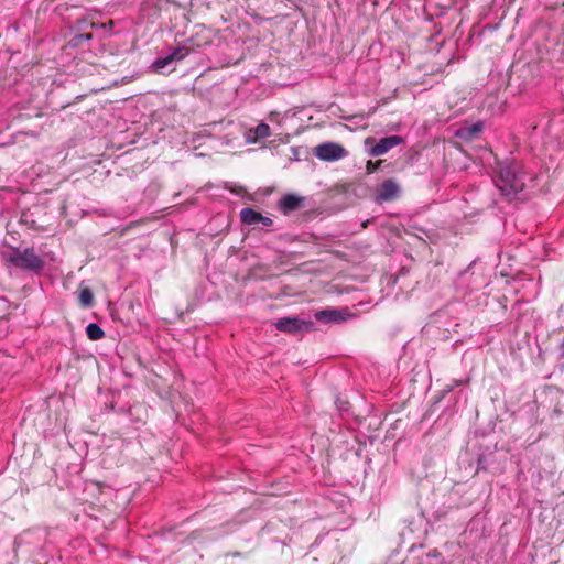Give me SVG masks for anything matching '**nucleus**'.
I'll use <instances>...</instances> for the list:
<instances>
[{"mask_svg": "<svg viewBox=\"0 0 564 564\" xmlns=\"http://www.w3.org/2000/svg\"><path fill=\"white\" fill-rule=\"evenodd\" d=\"M525 173L517 162L499 165L496 186L505 196H513L520 193L525 186Z\"/></svg>", "mask_w": 564, "mask_h": 564, "instance_id": "f257e3e1", "label": "nucleus"}, {"mask_svg": "<svg viewBox=\"0 0 564 564\" xmlns=\"http://www.w3.org/2000/svg\"><path fill=\"white\" fill-rule=\"evenodd\" d=\"M7 261L14 268L39 274L45 267L44 259L39 256L33 247H11Z\"/></svg>", "mask_w": 564, "mask_h": 564, "instance_id": "f03ea898", "label": "nucleus"}, {"mask_svg": "<svg viewBox=\"0 0 564 564\" xmlns=\"http://www.w3.org/2000/svg\"><path fill=\"white\" fill-rule=\"evenodd\" d=\"M403 138L400 135H389L379 139L378 141L373 138H367L365 140V149L369 156H381L388 153L391 149L402 144Z\"/></svg>", "mask_w": 564, "mask_h": 564, "instance_id": "7ed1b4c3", "label": "nucleus"}, {"mask_svg": "<svg viewBox=\"0 0 564 564\" xmlns=\"http://www.w3.org/2000/svg\"><path fill=\"white\" fill-rule=\"evenodd\" d=\"M402 193L400 183L394 178H387L377 184L373 191V200L377 204H383L397 200Z\"/></svg>", "mask_w": 564, "mask_h": 564, "instance_id": "20e7f679", "label": "nucleus"}, {"mask_svg": "<svg viewBox=\"0 0 564 564\" xmlns=\"http://www.w3.org/2000/svg\"><path fill=\"white\" fill-rule=\"evenodd\" d=\"M274 326L278 330L292 335H299L313 329V323L311 321L291 316L279 318L274 323Z\"/></svg>", "mask_w": 564, "mask_h": 564, "instance_id": "39448f33", "label": "nucleus"}, {"mask_svg": "<svg viewBox=\"0 0 564 564\" xmlns=\"http://www.w3.org/2000/svg\"><path fill=\"white\" fill-rule=\"evenodd\" d=\"M315 155L322 161H337L347 155V151L338 143L325 142L315 148Z\"/></svg>", "mask_w": 564, "mask_h": 564, "instance_id": "423d86ee", "label": "nucleus"}, {"mask_svg": "<svg viewBox=\"0 0 564 564\" xmlns=\"http://www.w3.org/2000/svg\"><path fill=\"white\" fill-rule=\"evenodd\" d=\"M304 204V197L294 194H286L281 197L278 203V209L283 215H289L292 212L300 209Z\"/></svg>", "mask_w": 564, "mask_h": 564, "instance_id": "0eeeda50", "label": "nucleus"}, {"mask_svg": "<svg viewBox=\"0 0 564 564\" xmlns=\"http://www.w3.org/2000/svg\"><path fill=\"white\" fill-rule=\"evenodd\" d=\"M346 311L339 308H326L315 312L316 321L325 324L338 323L346 319Z\"/></svg>", "mask_w": 564, "mask_h": 564, "instance_id": "6e6552de", "label": "nucleus"}, {"mask_svg": "<svg viewBox=\"0 0 564 564\" xmlns=\"http://www.w3.org/2000/svg\"><path fill=\"white\" fill-rule=\"evenodd\" d=\"M484 129L482 121H476L473 124L462 127L457 130L456 135L463 140H474Z\"/></svg>", "mask_w": 564, "mask_h": 564, "instance_id": "1a4fd4ad", "label": "nucleus"}, {"mask_svg": "<svg viewBox=\"0 0 564 564\" xmlns=\"http://www.w3.org/2000/svg\"><path fill=\"white\" fill-rule=\"evenodd\" d=\"M270 134L271 129L269 124L261 122L256 128L249 130L246 139L248 143H257L259 140L270 137Z\"/></svg>", "mask_w": 564, "mask_h": 564, "instance_id": "9d476101", "label": "nucleus"}, {"mask_svg": "<svg viewBox=\"0 0 564 564\" xmlns=\"http://www.w3.org/2000/svg\"><path fill=\"white\" fill-rule=\"evenodd\" d=\"M260 213L250 207H246L240 212V220L245 225H256L259 223Z\"/></svg>", "mask_w": 564, "mask_h": 564, "instance_id": "9b49d317", "label": "nucleus"}, {"mask_svg": "<svg viewBox=\"0 0 564 564\" xmlns=\"http://www.w3.org/2000/svg\"><path fill=\"white\" fill-rule=\"evenodd\" d=\"M86 334L90 340H99L105 336V332L97 323H89L86 327Z\"/></svg>", "mask_w": 564, "mask_h": 564, "instance_id": "f8f14e48", "label": "nucleus"}, {"mask_svg": "<svg viewBox=\"0 0 564 564\" xmlns=\"http://www.w3.org/2000/svg\"><path fill=\"white\" fill-rule=\"evenodd\" d=\"M173 63V57H170L169 54L162 57L156 58L151 68L159 74H162L163 70Z\"/></svg>", "mask_w": 564, "mask_h": 564, "instance_id": "ddd939ff", "label": "nucleus"}, {"mask_svg": "<svg viewBox=\"0 0 564 564\" xmlns=\"http://www.w3.org/2000/svg\"><path fill=\"white\" fill-rule=\"evenodd\" d=\"M79 303L83 307L88 308L94 304V294L89 288H84L79 292Z\"/></svg>", "mask_w": 564, "mask_h": 564, "instance_id": "4468645a", "label": "nucleus"}, {"mask_svg": "<svg viewBox=\"0 0 564 564\" xmlns=\"http://www.w3.org/2000/svg\"><path fill=\"white\" fill-rule=\"evenodd\" d=\"M93 39L91 33H80L75 36H73L68 44L70 47L77 48L85 45V43L89 42Z\"/></svg>", "mask_w": 564, "mask_h": 564, "instance_id": "2eb2a0df", "label": "nucleus"}, {"mask_svg": "<svg viewBox=\"0 0 564 564\" xmlns=\"http://www.w3.org/2000/svg\"><path fill=\"white\" fill-rule=\"evenodd\" d=\"M189 54V47L185 45H178L174 47L170 53L169 56L173 57V63L184 59Z\"/></svg>", "mask_w": 564, "mask_h": 564, "instance_id": "dca6fc26", "label": "nucleus"}, {"mask_svg": "<svg viewBox=\"0 0 564 564\" xmlns=\"http://www.w3.org/2000/svg\"><path fill=\"white\" fill-rule=\"evenodd\" d=\"M383 163L382 160H378V161H368L367 164H366V170L367 172L370 174V173H373L376 172L377 170L381 169V164Z\"/></svg>", "mask_w": 564, "mask_h": 564, "instance_id": "f3484780", "label": "nucleus"}, {"mask_svg": "<svg viewBox=\"0 0 564 564\" xmlns=\"http://www.w3.org/2000/svg\"><path fill=\"white\" fill-rule=\"evenodd\" d=\"M259 223H261L264 227H270L273 224V220L270 217L262 216L260 214Z\"/></svg>", "mask_w": 564, "mask_h": 564, "instance_id": "a211bd4d", "label": "nucleus"}, {"mask_svg": "<svg viewBox=\"0 0 564 564\" xmlns=\"http://www.w3.org/2000/svg\"><path fill=\"white\" fill-rule=\"evenodd\" d=\"M475 264V262L470 263L469 267L467 268V270H465L462 274H460V280L463 281L467 274L469 273L471 267Z\"/></svg>", "mask_w": 564, "mask_h": 564, "instance_id": "6ab92c4d", "label": "nucleus"}, {"mask_svg": "<svg viewBox=\"0 0 564 564\" xmlns=\"http://www.w3.org/2000/svg\"><path fill=\"white\" fill-rule=\"evenodd\" d=\"M558 348H560V358L564 359V338L562 339Z\"/></svg>", "mask_w": 564, "mask_h": 564, "instance_id": "aec40b11", "label": "nucleus"}, {"mask_svg": "<svg viewBox=\"0 0 564 564\" xmlns=\"http://www.w3.org/2000/svg\"><path fill=\"white\" fill-rule=\"evenodd\" d=\"M231 192H234L236 195H240L241 192H242V188L240 187L239 191H236V189H231Z\"/></svg>", "mask_w": 564, "mask_h": 564, "instance_id": "412c9836", "label": "nucleus"}, {"mask_svg": "<svg viewBox=\"0 0 564 564\" xmlns=\"http://www.w3.org/2000/svg\"><path fill=\"white\" fill-rule=\"evenodd\" d=\"M481 466H482V459H481V458H479V460H478V468H477V470H479V469L481 468Z\"/></svg>", "mask_w": 564, "mask_h": 564, "instance_id": "4be33fe9", "label": "nucleus"}, {"mask_svg": "<svg viewBox=\"0 0 564 564\" xmlns=\"http://www.w3.org/2000/svg\"><path fill=\"white\" fill-rule=\"evenodd\" d=\"M460 383H462V381H460V380H456V381H455V386H459Z\"/></svg>", "mask_w": 564, "mask_h": 564, "instance_id": "5701e85b", "label": "nucleus"}]
</instances>
